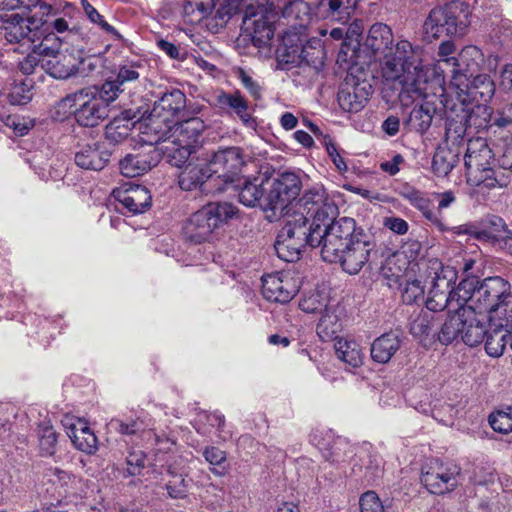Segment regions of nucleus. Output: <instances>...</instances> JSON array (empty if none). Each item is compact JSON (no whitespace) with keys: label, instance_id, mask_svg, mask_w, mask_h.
<instances>
[{"label":"nucleus","instance_id":"nucleus-41","mask_svg":"<svg viewBox=\"0 0 512 512\" xmlns=\"http://www.w3.org/2000/svg\"><path fill=\"white\" fill-rule=\"evenodd\" d=\"M436 111L434 100H426L412 109L407 124L412 130L423 134L430 128Z\"/></svg>","mask_w":512,"mask_h":512},{"label":"nucleus","instance_id":"nucleus-15","mask_svg":"<svg viewBox=\"0 0 512 512\" xmlns=\"http://www.w3.org/2000/svg\"><path fill=\"white\" fill-rule=\"evenodd\" d=\"M253 162L244 155L239 147H227L215 152L209 161L212 169H219L220 172L213 173L222 178L226 184L235 183L249 170Z\"/></svg>","mask_w":512,"mask_h":512},{"label":"nucleus","instance_id":"nucleus-40","mask_svg":"<svg viewBox=\"0 0 512 512\" xmlns=\"http://www.w3.org/2000/svg\"><path fill=\"white\" fill-rule=\"evenodd\" d=\"M278 11L286 24L295 30L305 28L310 21L309 6L302 0H289Z\"/></svg>","mask_w":512,"mask_h":512},{"label":"nucleus","instance_id":"nucleus-42","mask_svg":"<svg viewBox=\"0 0 512 512\" xmlns=\"http://www.w3.org/2000/svg\"><path fill=\"white\" fill-rule=\"evenodd\" d=\"M342 330V322L336 313L334 307L326 309L321 314L319 322L316 327L317 335L323 341H330L340 339L338 333Z\"/></svg>","mask_w":512,"mask_h":512},{"label":"nucleus","instance_id":"nucleus-37","mask_svg":"<svg viewBox=\"0 0 512 512\" xmlns=\"http://www.w3.org/2000/svg\"><path fill=\"white\" fill-rule=\"evenodd\" d=\"M502 319L490 321L488 320L487 334L485 335V350L489 356L499 357L503 354L504 349L509 341V329L512 325H497Z\"/></svg>","mask_w":512,"mask_h":512},{"label":"nucleus","instance_id":"nucleus-54","mask_svg":"<svg viewBox=\"0 0 512 512\" xmlns=\"http://www.w3.org/2000/svg\"><path fill=\"white\" fill-rule=\"evenodd\" d=\"M80 3L86 17L91 23L97 25L106 34H109L116 39L121 38V35L118 33V31L105 21L104 17L88 0H81Z\"/></svg>","mask_w":512,"mask_h":512},{"label":"nucleus","instance_id":"nucleus-21","mask_svg":"<svg viewBox=\"0 0 512 512\" xmlns=\"http://www.w3.org/2000/svg\"><path fill=\"white\" fill-rule=\"evenodd\" d=\"M266 182L267 176L259 173L257 176L243 175L232 185L238 191L240 203L247 207L259 206L268 215L269 209L264 205L267 195Z\"/></svg>","mask_w":512,"mask_h":512},{"label":"nucleus","instance_id":"nucleus-33","mask_svg":"<svg viewBox=\"0 0 512 512\" xmlns=\"http://www.w3.org/2000/svg\"><path fill=\"white\" fill-rule=\"evenodd\" d=\"M155 149L159 152V160L163 156L167 162L178 168H183L195 152V149L174 141V139L167 135H164L158 142H155Z\"/></svg>","mask_w":512,"mask_h":512},{"label":"nucleus","instance_id":"nucleus-18","mask_svg":"<svg viewBox=\"0 0 512 512\" xmlns=\"http://www.w3.org/2000/svg\"><path fill=\"white\" fill-rule=\"evenodd\" d=\"M42 25L37 14L23 17L18 13H13L7 15L3 21L4 37L9 43L28 44L29 46L41 39Z\"/></svg>","mask_w":512,"mask_h":512},{"label":"nucleus","instance_id":"nucleus-53","mask_svg":"<svg viewBox=\"0 0 512 512\" xmlns=\"http://www.w3.org/2000/svg\"><path fill=\"white\" fill-rule=\"evenodd\" d=\"M41 68L56 79H67L76 73L75 65L62 63L60 56L54 59H43Z\"/></svg>","mask_w":512,"mask_h":512},{"label":"nucleus","instance_id":"nucleus-4","mask_svg":"<svg viewBox=\"0 0 512 512\" xmlns=\"http://www.w3.org/2000/svg\"><path fill=\"white\" fill-rule=\"evenodd\" d=\"M475 311L487 313L488 320L502 319L497 325H512V292L505 279L495 276L481 281L474 295Z\"/></svg>","mask_w":512,"mask_h":512},{"label":"nucleus","instance_id":"nucleus-62","mask_svg":"<svg viewBox=\"0 0 512 512\" xmlns=\"http://www.w3.org/2000/svg\"><path fill=\"white\" fill-rule=\"evenodd\" d=\"M126 92L125 89L117 83V80L110 76L100 87H97L98 97H101L109 106L120 94Z\"/></svg>","mask_w":512,"mask_h":512},{"label":"nucleus","instance_id":"nucleus-44","mask_svg":"<svg viewBox=\"0 0 512 512\" xmlns=\"http://www.w3.org/2000/svg\"><path fill=\"white\" fill-rule=\"evenodd\" d=\"M462 307L455 308V313L448 316L442 324L439 332H436L438 340L441 344L448 345L456 340L459 336L462 337L463 320Z\"/></svg>","mask_w":512,"mask_h":512},{"label":"nucleus","instance_id":"nucleus-60","mask_svg":"<svg viewBox=\"0 0 512 512\" xmlns=\"http://www.w3.org/2000/svg\"><path fill=\"white\" fill-rule=\"evenodd\" d=\"M5 127L11 129L15 135L24 136L34 127V119L22 115H7Z\"/></svg>","mask_w":512,"mask_h":512},{"label":"nucleus","instance_id":"nucleus-38","mask_svg":"<svg viewBox=\"0 0 512 512\" xmlns=\"http://www.w3.org/2000/svg\"><path fill=\"white\" fill-rule=\"evenodd\" d=\"M301 39L296 34L285 33L276 49V57L280 63L297 66L305 59Z\"/></svg>","mask_w":512,"mask_h":512},{"label":"nucleus","instance_id":"nucleus-50","mask_svg":"<svg viewBox=\"0 0 512 512\" xmlns=\"http://www.w3.org/2000/svg\"><path fill=\"white\" fill-rule=\"evenodd\" d=\"M456 155L445 148H438L432 158V171L438 177L447 176L456 162Z\"/></svg>","mask_w":512,"mask_h":512},{"label":"nucleus","instance_id":"nucleus-35","mask_svg":"<svg viewBox=\"0 0 512 512\" xmlns=\"http://www.w3.org/2000/svg\"><path fill=\"white\" fill-rule=\"evenodd\" d=\"M428 278L431 279V287L443 290L444 292H454V285L458 278L454 267L444 265L437 259L430 260L428 266Z\"/></svg>","mask_w":512,"mask_h":512},{"label":"nucleus","instance_id":"nucleus-20","mask_svg":"<svg viewBox=\"0 0 512 512\" xmlns=\"http://www.w3.org/2000/svg\"><path fill=\"white\" fill-rule=\"evenodd\" d=\"M493 160L492 150L484 139L476 138L469 140L464 156L467 181L474 185L477 177H484V174L492 168L491 163Z\"/></svg>","mask_w":512,"mask_h":512},{"label":"nucleus","instance_id":"nucleus-12","mask_svg":"<svg viewBox=\"0 0 512 512\" xmlns=\"http://www.w3.org/2000/svg\"><path fill=\"white\" fill-rule=\"evenodd\" d=\"M267 7L248 4L242 20L241 29L243 33L251 37L257 47L267 46L274 35V16Z\"/></svg>","mask_w":512,"mask_h":512},{"label":"nucleus","instance_id":"nucleus-29","mask_svg":"<svg viewBox=\"0 0 512 512\" xmlns=\"http://www.w3.org/2000/svg\"><path fill=\"white\" fill-rule=\"evenodd\" d=\"M447 61L451 64V78L458 75L471 78L479 71L484 55L477 46L468 45L461 50L457 58H450Z\"/></svg>","mask_w":512,"mask_h":512},{"label":"nucleus","instance_id":"nucleus-34","mask_svg":"<svg viewBox=\"0 0 512 512\" xmlns=\"http://www.w3.org/2000/svg\"><path fill=\"white\" fill-rule=\"evenodd\" d=\"M402 338L398 331H390L377 337L371 344L370 353L373 361L386 364L400 349Z\"/></svg>","mask_w":512,"mask_h":512},{"label":"nucleus","instance_id":"nucleus-22","mask_svg":"<svg viewBox=\"0 0 512 512\" xmlns=\"http://www.w3.org/2000/svg\"><path fill=\"white\" fill-rule=\"evenodd\" d=\"M441 93L439 101L445 113V137L447 141L456 144L463 140L469 127L463 113L460 112L455 98L450 96L445 89L439 87Z\"/></svg>","mask_w":512,"mask_h":512},{"label":"nucleus","instance_id":"nucleus-9","mask_svg":"<svg viewBox=\"0 0 512 512\" xmlns=\"http://www.w3.org/2000/svg\"><path fill=\"white\" fill-rule=\"evenodd\" d=\"M186 106V96L179 89L165 92L153 104L145 125V130L151 133L149 141L158 142L167 135L169 127L174 123Z\"/></svg>","mask_w":512,"mask_h":512},{"label":"nucleus","instance_id":"nucleus-10","mask_svg":"<svg viewBox=\"0 0 512 512\" xmlns=\"http://www.w3.org/2000/svg\"><path fill=\"white\" fill-rule=\"evenodd\" d=\"M301 187L300 177L293 172L267 177V195L264 200L265 207L269 209L267 218L273 221L287 213L286 209L298 197Z\"/></svg>","mask_w":512,"mask_h":512},{"label":"nucleus","instance_id":"nucleus-45","mask_svg":"<svg viewBox=\"0 0 512 512\" xmlns=\"http://www.w3.org/2000/svg\"><path fill=\"white\" fill-rule=\"evenodd\" d=\"M169 479L165 483L167 494L172 499H183L188 495L192 480L187 479L183 471L169 465L167 468Z\"/></svg>","mask_w":512,"mask_h":512},{"label":"nucleus","instance_id":"nucleus-61","mask_svg":"<svg viewBox=\"0 0 512 512\" xmlns=\"http://www.w3.org/2000/svg\"><path fill=\"white\" fill-rule=\"evenodd\" d=\"M39 445L44 455H53L56 450L57 434L49 425H41L38 431Z\"/></svg>","mask_w":512,"mask_h":512},{"label":"nucleus","instance_id":"nucleus-16","mask_svg":"<svg viewBox=\"0 0 512 512\" xmlns=\"http://www.w3.org/2000/svg\"><path fill=\"white\" fill-rule=\"evenodd\" d=\"M111 196L115 210L123 215L143 214L149 210L152 203L150 191L137 184H123L113 189Z\"/></svg>","mask_w":512,"mask_h":512},{"label":"nucleus","instance_id":"nucleus-47","mask_svg":"<svg viewBox=\"0 0 512 512\" xmlns=\"http://www.w3.org/2000/svg\"><path fill=\"white\" fill-rule=\"evenodd\" d=\"M480 283L477 277L466 275L454 288L455 308L474 305V295Z\"/></svg>","mask_w":512,"mask_h":512},{"label":"nucleus","instance_id":"nucleus-17","mask_svg":"<svg viewBox=\"0 0 512 512\" xmlns=\"http://www.w3.org/2000/svg\"><path fill=\"white\" fill-rule=\"evenodd\" d=\"M354 237L348 247L340 253L339 259L334 262L340 264L343 271L350 275L361 271L376 247L373 236L365 231L356 233Z\"/></svg>","mask_w":512,"mask_h":512},{"label":"nucleus","instance_id":"nucleus-64","mask_svg":"<svg viewBox=\"0 0 512 512\" xmlns=\"http://www.w3.org/2000/svg\"><path fill=\"white\" fill-rule=\"evenodd\" d=\"M109 427L123 435H134L143 429V423L139 419L126 418L111 419Z\"/></svg>","mask_w":512,"mask_h":512},{"label":"nucleus","instance_id":"nucleus-31","mask_svg":"<svg viewBox=\"0 0 512 512\" xmlns=\"http://www.w3.org/2000/svg\"><path fill=\"white\" fill-rule=\"evenodd\" d=\"M218 172L219 169H212L209 162H194L191 159L178 175L179 187L185 191H192L212 177L213 173Z\"/></svg>","mask_w":512,"mask_h":512},{"label":"nucleus","instance_id":"nucleus-5","mask_svg":"<svg viewBox=\"0 0 512 512\" xmlns=\"http://www.w3.org/2000/svg\"><path fill=\"white\" fill-rule=\"evenodd\" d=\"M335 213L330 219H323L320 223L317 247H320L321 257L325 262H335L339 255L354 240L356 233L363 232L357 227L353 218H338L339 209L334 202Z\"/></svg>","mask_w":512,"mask_h":512},{"label":"nucleus","instance_id":"nucleus-23","mask_svg":"<svg viewBox=\"0 0 512 512\" xmlns=\"http://www.w3.org/2000/svg\"><path fill=\"white\" fill-rule=\"evenodd\" d=\"M216 102L219 108L230 116L237 117L246 128L256 129L257 121L252 114L253 110L240 91H222L216 96Z\"/></svg>","mask_w":512,"mask_h":512},{"label":"nucleus","instance_id":"nucleus-7","mask_svg":"<svg viewBox=\"0 0 512 512\" xmlns=\"http://www.w3.org/2000/svg\"><path fill=\"white\" fill-rule=\"evenodd\" d=\"M59 108L74 116L75 121L83 127H95L109 116V108L98 97L97 86L83 88L68 94L59 102Z\"/></svg>","mask_w":512,"mask_h":512},{"label":"nucleus","instance_id":"nucleus-46","mask_svg":"<svg viewBox=\"0 0 512 512\" xmlns=\"http://www.w3.org/2000/svg\"><path fill=\"white\" fill-rule=\"evenodd\" d=\"M335 353L337 358L352 368L362 365L363 354L358 343L344 338L335 342Z\"/></svg>","mask_w":512,"mask_h":512},{"label":"nucleus","instance_id":"nucleus-24","mask_svg":"<svg viewBox=\"0 0 512 512\" xmlns=\"http://www.w3.org/2000/svg\"><path fill=\"white\" fill-rule=\"evenodd\" d=\"M62 424L67 436L71 439L76 449L87 454H92L96 451L97 438L84 420L65 416Z\"/></svg>","mask_w":512,"mask_h":512},{"label":"nucleus","instance_id":"nucleus-27","mask_svg":"<svg viewBox=\"0 0 512 512\" xmlns=\"http://www.w3.org/2000/svg\"><path fill=\"white\" fill-rule=\"evenodd\" d=\"M461 316L465 320L462 329L463 342L470 347L482 343L487 334L488 316L475 311L472 306H463Z\"/></svg>","mask_w":512,"mask_h":512},{"label":"nucleus","instance_id":"nucleus-28","mask_svg":"<svg viewBox=\"0 0 512 512\" xmlns=\"http://www.w3.org/2000/svg\"><path fill=\"white\" fill-rule=\"evenodd\" d=\"M197 10L201 18L213 15L215 19L226 22L238 9L236 0H194L188 1L186 13Z\"/></svg>","mask_w":512,"mask_h":512},{"label":"nucleus","instance_id":"nucleus-3","mask_svg":"<svg viewBox=\"0 0 512 512\" xmlns=\"http://www.w3.org/2000/svg\"><path fill=\"white\" fill-rule=\"evenodd\" d=\"M393 34L390 27L383 23L373 24L368 32L363 45L359 42L355 44L347 39L342 43L338 53L337 61L346 62L360 66L369 65L378 56L395 55V48L392 47ZM384 62H382L383 64Z\"/></svg>","mask_w":512,"mask_h":512},{"label":"nucleus","instance_id":"nucleus-51","mask_svg":"<svg viewBox=\"0 0 512 512\" xmlns=\"http://www.w3.org/2000/svg\"><path fill=\"white\" fill-rule=\"evenodd\" d=\"M131 122L126 118H114L105 128L106 139L113 144H118L129 137Z\"/></svg>","mask_w":512,"mask_h":512},{"label":"nucleus","instance_id":"nucleus-14","mask_svg":"<svg viewBox=\"0 0 512 512\" xmlns=\"http://www.w3.org/2000/svg\"><path fill=\"white\" fill-rule=\"evenodd\" d=\"M459 473L460 468L453 463L430 459L422 466L420 479L430 493L440 495L456 488Z\"/></svg>","mask_w":512,"mask_h":512},{"label":"nucleus","instance_id":"nucleus-56","mask_svg":"<svg viewBox=\"0 0 512 512\" xmlns=\"http://www.w3.org/2000/svg\"><path fill=\"white\" fill-rule=\"evenodd\" d=\"M33 85L31 81L24 80L15 82L8 93V100L12 105H25L32 100Z\"/></svg>","mask_w":512,"mask_h":512},{"label":"nucleus","instance_id":"nucleus-57","mask_svg":"<svg viewBox=\"0 0 512 512\" xmlns=\"http://www.w3.org/2000/svg\"><path fill=\"white\" fill-rule=\"evenodd\" d=\"M328 302V298L324 294L313 292L300 301L299 307L305 313L322 314L331 307L328 305Z\"/></svg>","mask_w":512,"mask_h":512},{"label":"nucleus","instance_id":"nucleus-25","mask_svg":"<svg viewBox=\"0 0 512 512\" xmlns=\"http://www.w3.org/2000/svg\"><path fill=\"white\" fill-rule=\"evenodd\" d=\"M206 129L200 117H191L170 125L167 136L183 145L196 149L202 143V135Z\"/></svg>","mask_w":512,"mask_h":512},{"label":"nucleus","instance_id":"nucleus-48","mask_svg":"<svg viewBox=\"0 0 512 512\" xmlns=\"http://www.w3.org/2000/svg\"><path fill=\"white\" fill-rule=\"evenodd\" d=\"M435 316L428 310L420 313L410 324V332L418 338H434L436 336Z\"/></svg>","mask_w":512,"mask_h":512},{"label":"nucleus","instance_id":"nucleus-8","mask_svg":"<svg viewBox=\"0 0 512 512\" xmlns=\"http://www.w3.org/2000/svg\"><path fill=\"white\" fill-rule=\"evenodd\" d=\"M467 6L461 1H452L432 9L423 28L427 37L438 39L462 35L467 26Z\"/></svg>","mask_w":512,"mask_h":512},{"label":"nucleus","instance_id":"nucleus-32","mask_svg":"<svg viewBox=\"0 0 512 512\" xmlns=\"http://www.w3.org/2000/svg\"><path fill=\"white\" fill-rule=\"evenodd\" d=\"M463 116L470 128L476 130L486 129L489 132V125L492 121V109L487 102L466 101L463 99H455Z\"/></svg>","mask_w":512,"mask_h":512},{"label":"nucleus","instance_id":"nucleus-1","mask_svg":"<svg viewBox=\"0 0 512 512\" xmlns=\"http://www.w3.org/2000/svg\"><path fill=\"white\" fill-rule=\"evenodd\" d=\"M297 210L279 231L275 241L278 257L286 262H295L302 250L317 247L320 223L335 213L334 200L323 186H314L304 192L296 204Z\"/></svg>","mask_w":512,"mask_h":512},{"label":"nucleus","instance_id":"nucleus-49","mask_svg":"<svg viewBox=\"0 0 512 512\" xmlns=\"http://www.w3.org/2000/svg\"><path fill=\"white\" fill-rule=\"evenodd\" d=\"M426 308L430 312L443 311L445 308L449 309V312L455 310V299L453 293L444 292L437 288L430 287L426 299Z\"/></svg>","mask_w":512,"mask_h":512},{"label":"nucleus","instance_id":"nucleus-52","mask_svg":"<svg viewBox=\"0 0 512 512\" xmlns=\"http://www.w3.org/2000/svg\"><path fill=\"white\" fill-rule=\"evenodd\" d=\"M511 173L505 172L504 170L497 169L494 170L491 168L486 174H484V177H477V179L474 181L475 186H484L488 189H493L496 187L503 188L508 186L510 183Z\"/></svg>","mask_w":512,"mask_h":512},{"label":"nucleus","instance_id":"nucleus-59","mask_svg":"<svg viewBox=\"0 0 512 512\" xmlns=\"http://www.w3.org/2000/svg\"><path fill=\"white\" fill-rule=\"evenodd\" d=\"M327 3L329 12L332 17L338 19L348 18L350 13L356 7V0H320L319 5L323 6Z\"/></svg>","mask_w":512,"mask_h":512},{"label":"nucleus","instance_id":"nucleus-6","mask_svg":"<svg viewBox=\"0 0 512 512\" xmlns=\"http://www.w3.org/2000/svg\"><path fill=\"white\" fill-rule=\"evenodd\" d=\"M238 212L228 202H211L193 213L183 227L187 240L194 243L207 241L213 232L227 224Z\"/></svg>","mask_w":512,"mask_h":512},{"label":"nucleus","instance_id":"nucleus-13","mask_svg":"<svg viewBox=\"0 0 512 512\" xmlns=\"http://www.w3.org/2000/svg\"><path fill=\"white\" fill-rule=\"evenodd\" d=\"M455 99L466 101L489 102L495 93V84L487 74H474L471 78L465 75L452 77L448 89H445Z\"/></svg>","mask_w":512,"mask_h":512},{"label":"nucleus","instance_id":"nucleus-11","mask_svg":"<svg viewBox=\"0 0 512 512\" xmlns=\"http://www.w3.org/2000/svg\"><path fill=\"white\" fill-rule=\"evenodd\" d=\"M358 70H362L361 67L349 64L347 75L338 91V103L345 112L361 111L373 92L370 81L355 74Z\"/></svg>","mask_w":512,"mask_h":512},{"label":"nucleus","instance_id":"nucleus-43","mask_svg":"<svg viewBox=\"0 0 512 512\" xmlns=\"http://www.w3.org/2000/svg\"><path fill=\"white\" fill-rule=\"evenodd\" d=\"M144 70L145 68L140 62L128 61L119 64L115 68L113 77L117 80V83L127 91L139 82Z\"/></svg>","mask_w":512,"mask_h":512},{"label":"nucleus","instance_id":"nucleus-30","mask_svg":"<svg viewBox=\"0 0 512 512\" xmlns=\"http://www.w3.org/2000/svg\"><path fill=\"white\" fill-rule=\"evenodd\" d=\"M72 8V4L66 3L63 9L64 16H60L59 11L54 9L52 5L48 3L42 4L40 6V16H38V19H41L43 23L40 30L41 37L44 36V34H50L53 39L59 40V38L55 36V33L70 32L69 23L65 19V16L70 14Z\"/></svg>","mask_w":512,"mask_h":512},{"label":"nucleus","instance_id":"nucleus-58","mask_svg":"<svg viewBox=\"0 0 512 512\" xmlns=\"http://www.w3.org/2000/svg\"><path fill=\"white\" fill-rule=\"evenodd\" d=\"M489 424L495 432L508 434L512 431V407L498 410L489 416Z\"/></svg>","mask_w":512,"mask_h":512},{"label":"nucleus","instance_id":"nucleus-63","mask_svg":"<svg viewBox=\"0 0 512 512\" xmlns=\"http://www.w3.org/2000/svg\"><path fill=\"white\" fill-rule=\"evenodd\" d=\"M104 66L103 57L100 55H89L87 57L82 58L79 61L77 67H75L76 73H79L83 76H89L96 73H100Z\"/></svg>","mask_w":512,"mask_h":512},{"label":"nucleus","instance_id":"nucleus-39","mask_svg":"<svg viewBox=\"0 0 512 512\" xmlns=\"http://www.w3.org/2000/svg\"><path fill=\"white\" fill-rule=\"evenodd\" d=\"M109 157L108 152L100 151L99 145L88 144L75 153V163L82 169L99 171L105 167Z\"/></svg>","mask_w":512,"mask_h":512},{"label":"nucleus","instance_id":"nucleus-26","mask_svg":"<svg viewBox=\"0 0 512 512\" xmlns=\"http://www.w3.org/2000/svg\"><path fill=\"white\" fill-rule=\"evenodd\" d=\"M297 291V287L291 279L281 273L262 277V294L269 301L287 303L296 295Z\"/></svg>","mask_w":512,"mask_h":512},{"label":"nucleus","instance_id":"nucleus-36","mask_svg":"<svg viewBox=\"0 0 512 512\" xmlns=\"http://www.w3.org/2000/svg\"><path fill=\"white\" fill-rule=\"evenodd\" d=\"M318 445L325 460L331 464H344L355 455V447L343 437H336L332 442L318 443Z\"/></svg>","mask_w":512,"mask_h":512},{"label":"nucleus","instance_id":"nucleus-19","mask_svg":"<svg viewBox=\"0 0 512 512\" xmlns=\"http://www.w3.org/2000/svg\"><path fill=\"white\" fill-rule=\"evenodd\" d=\"M141 134V139L144 143L141 149L126 155L119 163L120 171L125 177L133 178L140 176L159 162V152L155 149V143L149 141L151 133L144 130Z\"/></svg>","mask_w":512,"mask_h":512},{"label":"nucleus","instance_id":"nucleus-2","mask_svg":"<svg viewBox=\"0 0 512 512\" xmlns=\"http://www.w3.org/2000/svg\"><path fill=\"white\" fill-rule=\"evenodd\" d=\"M421 48L413 46L407 40H400L395 45V55H386L382 64V75L387 81L399 80L401 86L399 101L402 106L437 98L436 93H430L431 85L422 69L419 68Z\"/></svg>","mask_w":512,"mask_h":512},{"label":"nucleus","instance_id":"nucleus-55","mask_svg":"<svg viewBox=\"0 0 512 512\" xmlns=\"http://www.w3.org/2000/svg\"><path fill=\"white\" fill-rule=\"evenodd\" d=\"M206 425L212 428H216L219 432H222L225 425V417L219 412H201L197 415L196 418L197 432L202 435L208 434L210 430L206 427Z\"/></svg>","mask_w":512,"mask_h":512}]
</instances>
